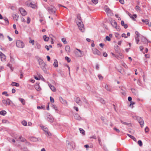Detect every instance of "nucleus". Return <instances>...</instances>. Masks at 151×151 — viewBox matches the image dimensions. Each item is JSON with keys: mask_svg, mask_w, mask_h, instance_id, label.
Listing matches in <instances>:
<instances>
[{"mask_svg": "<svg viewBox=\"0 0 151 151\" xmlns=\"http://www.w3.org/2000/svg\"><path fill=\"white\" fill-rule=\"evenodd\" d=\"M119 2L122 4H124V0H118Z\"/></svg>", "mask_w": 151, "mask_h": 151, "instance_id": "obj_60", "label": "nucleus"}, {"mask_svg": "<svg viewBox=\"0 0 151 151\" xmlns=\"http://www.w3.org/2000/svg\"><path fill=\"white\" fill-rule=\"evenodd\" d=\"M37 109H45V106H37Z\"/></svg>", "mask_w": 151, "mask_h": 151, "instance_id": "obj_33", "label": "nucleus"}, {"mask_svg": "<svg viewBox=\"0 0 151 151\" xmlns=\"http://www.w3.org/2000/svg\"><path fill=\"white\" fill-rule=\"evenodd\" d=\"M16 45L17 47L20 48H23L24 47V42L20 40L16 41Z\"/></svg>", "mask_w": 151, "mask_h": 151, "instance_id": "obj_4", "label": "nucleus"}, {"mask_svg": "<svg viewBox=\"0 0 151 151\" xmlns=\"http://www.w3.org/2000/svg\"><path fill=\"white\" fill-rule=\"evenodd\" d=\"M2 94L3 95H5L6 96H9V94L7 93V92L6 91H4L3 92Z\"/></svg>", "mask_w": 151, "mask_h": 151, "instance_id": "obj_44", "label": "nucleus"}, {"mask_svg": "<svg viewBox=\"0 0 151 151\" xmlns=\"http://www.w3.org/2000/svg\"><path fill=\"white\" fill-rule=\"evenodd\" d=\"M62 41L64 44H66L67 43V42L66 41V39L65 38H62Z\"/></svg>", "mask_w": 151, "mask_h": 151, "instance_id": "obj_35", "label": "nucleus"}, {"mask_svg": "<svg viewBox=\"0 0 151 151\" xmlns=\"http://www.w3.org/2000/svg\"><path fill=\"white\" fill-rule=\"evenodd\" d=\"M27 5L33 9H35L37 7L36 4L34 2H28L27 3Z\"/></svg>", "mask_w": 151, "mask_h": 151, "instance_id": "obj_8", "label": "nucleus"}, {"mask_svg": "<svg viewBox=\"0 0 151 151\" xmlns=\"http://www.w3.org/2000/svg\"><path fill=\"white\" fill-rule=\"evenodd\" d=\"M36 47L38 49H40L41 48V45L38 43H37L36 44Z\"/></svg>", "mask_w": 151, "mask_h": 151, "instance_id": "obj_41", "label": "nucleus"}, {"mask_svg": "<svg viewBox=\"0 0 151 151\" xmlns=\"http://www.w3.org/2000/svg\"><path fill=\"white\" fill-rule=\"evenodd\" d=\"M74 109L75 110L77 111H78V108L77 107L74 106L73 107Z\"/></svg>", "mask_w": 151, "mask_h": 151, "instance_id": "obj_64", "label": "nucleus"}, {"mask_svg": "<svg viewBox=\"0 0 151 151\" xmlns=\"http://www.w3.org/2000/svg\"><path fill=\"white\" fill-rule=\"evenodd\" d=\"M74 117L76 119L78 120H80L81 119L80 116L78 114H75Z\"/></svg>", "mask_w": 151, "mask_h": 151, "instance_id": "obj_21", "label": "nucleus"}, {"mask_svg": "<svg viewBox=\"0 0 151 151\" xmlns=\"http://www.w3.org/2000/svg\"><path fill=\"white\" fill-rule=\"evenodd\" d=\"M59 100L61 103L62 104H67V102L66 101L63 99L62 97L60 96L59 97Z\"/></svg>", "mask_w": 151, "mask_h": 151, "instance_id": "obj_15", "label": "nucleus"}, {"mask_svg": "<svg viewBox=\"0 0 151 151\" xmlns=\"http://www.w3.org/2000/svg\"><path fill=\"white\" fill-rule=\"evenodd\" d=\"M106 39L108 41H110L111 40L110 38L108 36H106Z\"/></svg>", "mask_w": 151, "mask_h": 151, "instance_id": "obj_58", "label": "nucleus"}, {"mask_svg": "<svg viewBox=\"0 0 151 151\" xmlns=\"http://www.w3.org/2000/svg\"><path fill=\"white\" fill-rule=\"evenodd\" d=\"M22 124L24 126H26L27 125V122L25 120H23L22 122Z\"/></svg>", "mask_w": 151, "mask_h": 151, "instance_id": "obj_36", "label": "nucleus"}, {"mask_svg": "<svg viewBox=\"0 0 151 151\" xmlns=\"http://www.w3.org/2000/svg\"><path fill=\"white\" fill-rule=\"evenodd\" d=\"M98 77L99 79L100 80H102L103 79V76L100 74H99L98 75Z\"/></svg>", "mask_w": 151, "mask_h": 151, "instance_id": "obj_45", "label": "nucleus"}, {"mask_svg": "<svg viewBox=\"0 0 151 151\" xmlns=\"http://www.w3.org/2000/svg\"><path fill=\"white\" fill-rule=\"evenodd\" d=\"M2 102L5 106L11 105L13 106H14L12 102L8 98L6 99H3Z\"/></svg>", "mask_w": 151, "mask_h": 151, "instance_id": "obj_2", "label": "nucleus"}, {"mask_svg": "<svg viewBox=\"0 0 151 151\" xmlns=\"http://www.w3.org/2000/svg\"><path fill=\"white\" fill-rule=\"evenodd\" d=\"M135 9L136 10H140V7L138 6H136L135 7Z\"/></svg>", "mask_w": 151, "mask_h": 151, "instance_id": "obj_51", "label": "nucleus"}, {"mask_svg": "<svg viewBox=\"0 0 151 151\" xmlns=\"http://www.w3.org/2000/svg\"><path fill=\"white\" fill-rule=\"evenodd\" d=\"M30 140L33 142L40 141L41 139L40 138H37L35 137H32L30 138Z\"/></svg>", "mask_w": 151, "mask_h": 151, "instance_id": "obj_12", "label": "nucleus"}, {"mask_svg": "<svg viewBox=\"0 0 151 151\" xmlns=\"http://www.w3.org/2000/svg\"><path fill=\"white\" fill-rule=\"evenodd\" d=\"M96 69L97 70H98L99 68V65L98 63L96 64Z\"/></svg>", "mask_w": 151, "mask_h": 151, "instance_id": "obj_59", "label": "nucleus"}, {"mask_svg": "<svg viewBox=\"0 0 151 151\" xmlns=\"http://www.w3.org/2000/svg\"><path fill=\"white\" fill-rule=\"evenodd\" d=\"M35 88L36 90L38 91H39L41 90V88L39 86V84L37 83L35 86Z\"/></svg>", "mask_w": 151, "mask_h": 151, "instance_id": "obj_19", "label": "nucleus"}, {"mask_svg": "<svg viewBox=\"0 0 151 151\" xmlns=\"http://www.w3.org/2000/svg\"><path fill=\"white\" fill-rule=\"evenodd\" d=\"M50 101L52 103H53L54 102V99L52 97L50 96Z\"/></svg>", "mask_w": 151, "mask_h": 151, "instance_id": "obj_48", "label": "nucleus"}, {"mask_svg": "<svg viewBox=\"0 0 151 151\" xmlns=\"http://www.w3.org/2000/svg\"><path fill=\"white\" fill-rule=\"evenodd\" d=\"M44 63L43 62V61L42 60H41L39 61V64L40 65H41L42 64H43Z\"/></svg>", "mask_w": 151, "mask_h": 151, "instance_id": "obj_43", "label": "nucleus"}, {"mask_svg": "<svg viewBox=\"0 0 151 151\" xmlns=\"http://www.w3.org/2000/svg\"><path fill=\"white\" fill-rule=\"evenodd\" d=\"M115 28L118 31H119L120 30V27L117 26L116 27H115Z\"/></svg>", "mask_w": 151, "mask_h": 151, "instance_id": "obj_55", "label": "nucleus"}, {"mask_svg": "<svg viewBox=\"0 0 151 151\" xmlns=\"http://www.w3.org/2000/svg\"><path fill=\"white\" fill-rule=\"evenodd\" d=\"M91 1L93 4H96L98 2V0H91Z\"/></svg>", "mask_w": 151, "mask_h": 151, "instance_id": "obj_37", "label": "nucleus"}, {"mask_svg": "<svg viewBox=\"0 0 151 151\" xmlns=\"http://www.w3.org/2000/svg\"><path fill=\"white\" fill-rule=\"evenodd\" d=\"M135 34H136V36H137L136 37H139V35H140L139 32H138L136 31L135 32Z\"/></svg>", "mask_w": 151, "mask_h": 151, "instance_id": "obj_54", "label": "nucleus"}, {"mask_svg": "<svg viewBox=\"0 0 151 151\" xmlns=\"http://www.w3.org/2000/svg\"><path fill=\"white\" fill-rule=\"evenodd\" d=\"M77 18L76 20L77 24L79 27V29L82 32L84 31L83 24L81 20V18L80 14L77 15Z\"/></svg>", "mask_w": 151, "mask_h": 151, "instance_id": "obj_1", "label": "nucleus"}, {"mask_svg": "<svg viewBox=\"0 0 151 151\" xmlns=\"http://www.w3.org/2000/svg\"><path fill=\"white\" fill-rule=\"evenodd\" d=\"M103 55L104 57H106L108 55L107 53L105 52L103 53Z\"/></svg>", "mask_w": 151, "mask_h": 151, "instance_id": "obj_63", "label": "nucleus"}, {"mask_svg": "<svg viewBox=\"0 0 151 151\" xmlns=\"http://www.w3.org/2000/svg\"><path fill=\"white\" fill-rule=\"evenodd\" d=\"M105 10L108 16H111L112 13L111 11L107 6H104Z\"/></svg>", "mask_w": 151, "mask_h": 151, "instance_id": "obj_6", "label": "nucleus"}, {"mask_svg": "<svg viewBox=\"0 0 151 151\" xmlns=\"http://www.w3.org/2000/svg\"><path fill=\"white\" fill-rule=\"evenodd\" d=\"M11 85L12 86H14L16 87H19V83L15 82H12L11 84Z\"/></svg>", "mask_w": 151, "mask_h": 151, "instance_id": "obj_24", "label": "nucleus"}, {"mask_svg": "<svg viewBox=\"0 0 151 151\" xmlns=\"http://www.w3.org/2000/svg\"><path fill=\"white\" fill-rule=\"evenodd\" d=\"M46 65V64L45 63L40 65L41 68L44 72L46 70L45 68Z\"/></svg>", "mask_w": 151, "mask_h": 151, "instance_id": "obj_20", "label": "nucleus"}, {"mask_svg": "<svg viewBox=\"0 0 151 151\" xmlns=\"http://www.w3.org/2000/svg\"><path fill=\"white\" fill-rule=\"evenodd\" d=\"M65 50L67 52H69L70 51V47L68 45H67L65 47Z\"/></svg>", "mask_w": 151, "mask_h": 151, "instance_id": "obj_22", "label": "nucleus"}, {"mask_svg": "<svg viewBox=\"0 0 151 151\" xmlns=\"http://www.w3.org/2000/svg\"><path fill=\"white\" fill-rule=\"evenodd\" d=\"M149 131V128L148 127H147L145 128V132L146 133H147Z\"/></svg>", "mask_w": 151, "mask_h": 151, "instance_id": "obj_53", "label": "nucleus"}, {"mask_svg": "<svg viewBox=\"0 0 151 151\" xmlns=\"http://www.w3.org/2000/svg\"><path fill=\"white\" fill-rule=\"evenodd\" d=\"M138 144L140 146H141L142 145V142L141 140H139L138 141Z\"/></svg>", "mask_w": 151, "mask_h": 151, "instance_id": "obj_46", "label": "nucleus"}, {"mask_svg": "<svg viewBox=\"0 0 151 151\" xmlns=\"http://www.w3.org/2000/svg\"><path fill=\"white\" fill-rule=\"evenodd\" d=\"M42 129L45 132V135L46 136H50L51 135V133L48 131V129L45 127L44 126H42Z\"/></svg>", "mask_w": 151, "mask_h": 151, "instance_id": "obj_10", "label": "nucleus"}, {"mask_svg": "<svg viewBox=\"0 0 151 151\" xmlns=\"http://www.w3.org/2000/svg\"><path fill=\"white\" fill-rule=\"evenodd\" d=\"M43 39L45 41H48L49 38L47 37L46 35H44L43 37Z\"/></svg>", "mask_w": 151, "mask_h": 151, "instance_id": "obj_28", "label": "nucleus"}, {"mask_svg": "<svg viewBox=\"0 0 151 151\" xmlns=\"http://www.w3.org/2000/svg\"><path fill=\"white\" fill-rule=\"evenodd\" d=\"M135 39L136 42V43L138 44L139 41V37H135Z\"/></svg>", "mask_w": 151, "mask_h": 151, "instance_id": "obj_47", "label": "nucleus"}, {"mask_svg": "<svg viewBox=\"0 0 151 151\" xmlns=\"http://www.w3.org/2000/svg\"><path fill=\"white\" fill-rule=\"evenodd\" d=\"M47 120L49 122H52L54 121V119L52 116L49 115L47 117Z\"/></svg>", "mask_w": 151, "mask_h": 151, "instance_id": "obj_17", "label": "nucleus"}, {"mask_svg": "<svg viewBox=\"0 0 151 151\" xmlns=\"http://www.w3.org/2000/svg\"><path fill=\"white\" fill-rule=\"evenodd\" d=\"M142 21L143 22L145 23L146 24H148L149 22V20L147 19H145V20L142 19Z\"/></svg>", "mask_w": 151, "mask_h": 151, "instance_id": "obj_27", "label": "nucleus"}, {"mask_svg": "<svg viewBox=\"0 0 151 151\" xmlns=\"http://www.w3.org/2000/svg\"><path fill=\"white\" fill-rule=\"evenodd\" d=\"M65 59L68 63L70 62L71 61L70 59L67 56H66L65 57Z\"/></svg>", "mask_w": 151, "mask_h": 151, "instance_id": "obj_39", "label": "nucleus"}, {"mask_svg": "<svg viewBox=\"0 0 151 151\" xmlns=\"http://www.w3.org/2000/svg\"><path fill=\"white\" fill-rule=\"evenodd\" d=\"M137 17V15L136 14H134L133 16H132L131 18L133 20H134L135 18Z\"/></svg>", "mask_w": 151, "mask_h": 151, "instance_id": "obj_42", "label": "nucleus"}, {"mask_svg": "<svg viewBox=\"0 0 151 151\" xmlns=\"http://www.w3.org/2000/svg\"><path fill=\"white\" fill-rule=\"evenodd\" d=\"M47 9L49 13L51 14H54L56 12V10L55 7L52 6L48 7Z\"/></svg>", "mask_w": 151, "mask_h": 151, "instance_id": "obj_3", "label": "nucleus"}, {"mask_svg": "<svg viewBox=\"0 0 151 151\" xmlns=\"http://www.w3.org/2000/svg\"><path fill=\"white\" fill-rule=\"evenodd\" d=\"M75 101L79 105L81 106L82 104V103L79 97H76L75 98Z\"/></svg>", "mask_w": 151, "mask_h": 151, "instance_id": "obj_11", "label": "nucleus"}, {"mask_svg": "<svg viewBox=\"0 0 151 151\" xmlns=\"http://www.w3.org/2000/svg\"><path fill=\"white\" fill-rule=\"evenodd\" d=\"M30 22V19L29 17H28L27 18V23L28 24H29Z\"/></svg>", "mask_w": 151, "mask_h": 151, "instance_id": "obj_52", "label": "nucleus"}, {"mask_svg": "<svg viewBox=\"0 0 151 151\" xmlns=\"http://www.w3.org/2000/svg\"><path fill=\"white\" fill-rule=\"evenodd\" d=\"M114 130H115V131H116L118 133H119L120 132L119 130V129H117L116 127H114Z\"/></svg>", "mask_w": 151, "mask_h": 151, "instance_id": "obj_57", "label": "nucleus"}, {"mask_svg": "<svg viewBox=\"0 0 151 151\" xmlns=\"http://www.w3.org/2000/svg\"><path fill=\"white\" fill-rule=\"evenodd\" d=\"M48 84L49 86L52 91L54 92H55L56 91V89L54 86L52 85L50 83H48Z\"/></svg>", "mask_w": 151, "mask_h": 151, "instance_id": "obj_18", "label": "nucleus"}, {"mask_svg": "<svg viewBox=\"0 0 151 151\" xmlns=\"http://www.w3.org/2000/svg\"><path fill=\"white\" fill-rule=\"evenodd\" d=\"M66 145L68 147H71V144L70 143V142L68 140L66 141Z\"/></svg>", "mask_w": 151, "mask_h": 151, "instance_id": "obj_31", "label": "nucleus"}, {"mask_svg": "<svg viewBox=\"0 0 151 151\" xmlns=\"http://www.w3.org/2000/svg\"><path fill=\"white\" fill-rule=\"evenodd\" d=\"M121 123H122V124L125 125H127L128 124L127 123L124 122L122 120H121Z\"/></svg>", "mask_w": 151, "mask_h": 151, "instance_id": "obj_50", "label": "nucleus"}, {"mask_svg": "<svg viewBox=\"0 0 151 151\" xmlns=\"http://www.w3.org/2000/svg\"><path fill=\"white\" fill-rule=\"evenodd\" d=\"M137 84L140 86H141L142 85V83L139 80H138L137 81Z\"/></svg>", "mask_w": 151, "mask_h": 151, "instance_id": "obj_61", "label": "nucleus"}, {"mask_svg": "<svg viewBox=\"0 0 151 151\" xmlns=\"http://www.w3.org/2000/svg\"><path fill=\"white\" fill-rule=\"evenodd\" d=\"M111 24L112 26L114 28L116 27L117 26V23L115 21H112L111 22Z\"/></svg>", "mask_w": 151, "mask_h": 151, "instance_id": "obj_23", "label": "nucleus"}, {"mask_svg": "<svg viewBox=\"0 0 151 151\" xmlns=\"http://www.w3.org/2000/svg\"><path fill=\"white\" fill-rule=\"evenodd\" d=\"M79 130L80 132L83 135H85V131L83 129L80 128L79 129Z\"/></svg>", "mask_w": 151, "mask_h": 151, "instance_id": "obj_30", "label": "nucleus"}, {"mask_svg": "<svg viewBox=\"0 0 151 151\" xmlns=\"http://www.w3.org/2000/svg\"><path fill=\"white\" fill-rule=\"evenodd\" d=\"M4 19L5 21L6 24H9V22L8 19L6 18H5Z\"/></svg>", "mask_w": 151, "mask_h": 151, "instance_id": "obj_38", "label": "nucleus"}, {"mask_svg": "<svg viewBox=\"0 0 151 151\" xmlns=\"http://www.w3.org/2000/svg\"><path fill=\"white\" fill-rule=\"evenodd\" d=\"M126 13L128 14V15L129 16V17L131 18L132 16V15L128 12H127Z\"/></svg>", "mask_w": 151, "mask_h": 151, "instance_id": "obj_62", "label": "nucleus"}, {"mask_svg": "<svg viewBox=\"0 0 151 151\" xmlns=\"http://www.w3.org/2000/svg\"><path fill=\"white\" fill-rule=\"evenodd\" d=\"M19 11L20 12L22 16H25L27 14V12L23 8H20L19 9Z\"/></svg>", "mask_w": 151, "mask_h": 151, "instance_id": "obj_13", "label": "nucleus"}, {"mask_svg": "<svg viewBox=\"0 0 151 151\" xmlns=\"http://www.w3.org/2000/svg\"><path fill=\"white\" fill-rule=\"evenodd\" d=\"M137 119L141 127H142L144 125V123L143 119L141 117L137 116Z\"/></svg>", "mask_w": 151, "mask_h": 151, "instance_id": "obj_7", "label": "nucleus"}, {"mask_svg": "<svg viewBox=\"0 0 151 151\" xmlns=\"http://www.w3.org/2000/svg\"><path fill=\"white\" fill-rule=\"evenodd\" d=\"M93 52L95 55L100 56L101 55V52L97 49L94 48L93 49Z\"/></svg>", "mask_w": 151, "mask_h": 151, "instance_id": "obj_9", "label": "nucleus"}, {"mask_svg": "<svg viewBox=\"0 0 151 151\" xmlns=\"http://www.w3.org/2000/svg\"><path fill=\"white\" fill-rule=\"evenodd\" d=\"M0 56L1 57V60L2 61H4L6 60V56L1 52H0Z\"/></svg>", "mask_w": 151, "mask_h": 151, "instance_id": "obj_14", "label": "nucleus"}, {"mask_svg": "<svg viewBox=\"0 0 151 151\" xmlns=\"http://www.w3.org/2000/svg\"><path fill=\"white\" fill-rule=\"evenodd\" d=\"M122 37H124L125 38H127V36L125 34V33H123L122 35Z\"/></svg>", "mask_w": 151, "mask_h": 151, "instance_id": "obj_49", "label": "nucleus"}, {"mask_svg": "<svg viewBox=\"0 0 151 151\" xmlns=\"http://www.w3.org/2000/svg\"><path fill=\"white\" fill-rule=\"evenodd\" d=\"M6 113V111L4 110L1 111L0 112V114L3 116L5 115Z\"/></svg>", "mask_w": 151, "mask_h": 151, "instance_id": "obj_29", "label": "nucleus"}, {"mask_svg": "<svg viewBox=\"0 0 151 151\" xmlns=\"http://www.w3.org/2000/svg\"><path fill=\"white\" fill-rule=\"evenodd\" d=\"M76 50L78 51H77L76 50H75L74 51V52L76 56L78 57H82L83 56L82 53V51L78 48H76Z\"/></svg>", "mask_w": 151, "mask_h": 151, "instance_id": "obj_5", "label": "nucleus"}, {"mask_svg": "<svg viewBox=\"0 0 151 151\" xmlns=\"http://www.w3.org/2000/svg\"><path fill=\"white\" fill-rule=\"evenodd\" d=\"M104 87L108 91H110V88L107 85H105Z\"/></svg>", "mask_w": 151, "mask_h": 151, "instance_id": "obj_32", "label": "nucleus"}, {"mask_svg": "<svg viewBox=\"0 0 151 151\" xmlns=\"http://www.w3.org/2000/svg\"><path fill=\"white\" fill-rule=\"evenodd\" d=\"M82 100L83 101V102L84 103V107H85L86 108H87L88 106V104L87 101L86 99L84 98H83L82 99Z\"/></svg>", "mask_w": 151, "mask_h": 151, "instance_id": "obj_16", "label": "nucleus"}, {"mask_svg": "<svg viewBox=\"0 0 151 151\" xmlns=\"http://www.w3.org/2000/svg\"><path fill=\"white\" fill-rule=\"evenodd\" d=\"M7 66L8 67H9L10 69V70H11V71H13V68L12 67V65L10 64V63H8L7 65Z\"/></svg>", "mask_w": 151, "mask_h": 151, "instance_id": "obj_34", "label": "nucleus"}, {"mask_svg": "<svg viewBox=\"0 0 151 151\" xmlns=\"http://www.w3.org/2000/svg\"><path fill=\"white\" fill-rule=\"evenodd\" d=\"M19 100L23 105H25V101L24 99L22 98H19Z\"/></svg>", "mask_w": 151, "mask_h": 151, "instance_id": "obj_25", "label": "nucleus"}, {"mask_svg": "<svg viewBox=\"0 0 151 151\" xmlns=\"http://www.w3.org/2000/svg\"><path fill=\"white\" fill-rule=\"evenodd\" d=\"M53 65L55 67H57L58 66V62L57 60H55L53 63Z\"/></svg>", "mask_w": 151, "mask_h": 151, "instance_id": "obj_26", "label": "nucleus"}, {"mask_svg": "<svg viewBox=\"0 0 151 151\" xmlns=\"http://www.w3.org/2000/svg\"><path fill=\"white\" fill-rule=\"evenodd\" d=\"M52 108L54 109L55 110H57V107L55 105H52Z\"/></svg>", "mask_w": 151, "mask_h": 151, "instance_id": "obj_56", "label": "nucleus"}, {"mask_svg": "<svg viewBox=\"0 0 151 151\" xmlns=\"http://www.w3.org/2000/svg\"><path fill=\"white\" fill-rule=\"evenodd\" d=\"M29 43H32V45H34V40H31V37L29 38Z\"/></svg>", "mask_w": 151, "mask_h": 151, "instance_id": "obj_40", "label": "nucleus"}]
</instances>
